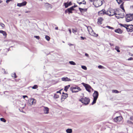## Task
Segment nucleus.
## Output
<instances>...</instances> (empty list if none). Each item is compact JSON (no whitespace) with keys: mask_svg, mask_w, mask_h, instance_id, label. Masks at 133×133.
<instances>
[{"mask_svg":"<svg viewBox=\"0 0 133 133\" xmlns=\"http://www.w3.org/2000/svg\"><path fill=\"white\" fill-rule=\"evenodd\" d=\"M79 9L81 12L86 11L87 10V9H82L80 8H79Z\"/></svg>","mask_w":133,"mask_h":133,"instance_id":"19","label":"nucleus"},{"mask_svg":"<svg viewBox=\"0 0 133 133\" xmlns=\"http://www.w3.org/2000/svg\"><path fill=\"white\" fill-rule=\"evenodd\" d=\"M112 92L113 93H119V91L116 90H112Z\"/></svg>","mask_w":133,"mask_h":133,"instance_id":"25","label":"nucleus"},{"mask_svg":"<svg viewBox=\"0 0 133 133\" xmlns=\"http://www.w3.org/2000/svg\"><path fill=\"white\" fill-rule=\"evenodd\" d=\"M64 5L65 8H68L69 6L71 5V4H69L68 3H65Z\"/></svg>","mask_w":133,"mask_h":133,"instance_id":"24","label":"nucleus"},{"mask_svg":"<svg viewBox=\"0 0 133 133\" xmlns=\"http://www.w3.org/2000/svg\"><path fill=\"white\" fill-rule=\"evenodd\" d=\"M79 101L81 102L83 104L86 105L89 103L90 102V99L89 98L85 97L81 98L79 99Z\"/></svg>","mask_w":133,"mask_h":133,"instance_id":"1","label":"nucleus"},{"mask_svg":"<svg viewBox=\"0 0 133 133\" xmlns=\"http://www.w3.org/2000/svg\"><path fill=\"white\" fill-rule=\"evenodd\" d=\"M98 68L100 69H104V68L102 66L99 65L98 66Z\"/></svg>","mask_w":133,"mask_h":133,"instance_id":"38","label":"nucleus"},{"mask_svg":"<svg viewBox=\"0 0 133 133\" xmlns=\"http://www.w3.org/2000/svg\"><path fill=\"white\" fill-rule=\"evenodd\" d=\"M109 16H112L114 15H117V12H116L115 11L112 9H111L109 10Z\"/></svg>","mask_w":133,"mask_h":133,"instance_id":"10","label":"nucleus"},{"mask_svg":"<svg viewBox=\"0 0 133 133\" xmlns=\"http://www.w3.org/2000/svg\"><path fill=\"white\" fill-rule=\"evenodd\" d=\"M29 12L28 11H27V12H26V13H27V12Z\"/></svg>","mask_w":133,"mask_h":133,"instance_id":"58","label":"nucleus"},{"mask_svg":"<svg viewBox=\"0 0 133 133\" xmlns=\"http://www.w3.org/2000/svg\"><path fill=\"white\" fill-rule=\"evenodd\" d=\"M69 63L71 64L72 65H75L76 64L75 63L72 61H70Z\"/></svg>","mask_w":133,"mask_h":133,"instance_id":"31","label":"nucleus"},{"mask_svg":"<svg viewBox=\"0 0 133 133\" xmlns=\"http://www.w3.org/2000/svg\"><path fill=\"white\" fill-rule=\"evenodd\" d=\"M85 56L87 57H89V55L88 54H87V53H85Z\"/></svg>","mask_w":133,"mask_h":133,"instance_id":"49","label":"nucleus"},{"mask_svg":"<svg viewBox=\"0 0 133 133\" xmlns=\"http://www.w3.org/2000/svg\"><path fill=\"white\" fill-rule=\"evenodd\" d=\"M68 30H69V31L70 34H71V29H68Z\"/></svg>","mask_w":133,"mask_h":133,"instance_id":"48","label":"nucleus"},{"mask_svg":"<svg viewBox=\"0 0 133 133\" xmlns=\"http://www.w3.org/2000/svg\"><path fill=\"white\" fill-rule=\"evenodd\" d=\"M44 109L43 110L44 113L45 114H47L49 113V108L47 107H43Z\"/></svg>","mask_w":133,"mask_h":133,"instance_id":"14","label":"nucleus"},{"mask_svg":"<svg viewBox=\"0 0 133 133\" xmlns=\"http://www.w3.org/2000/svg\"><path fill=\"white\" fill-rule=\"evenodd\" d=\"M59 97V96L57 94H55L54 96V98L55 99L58 98Z\"/></svg>","mask_w":133,"mask_h":133,"instance_id":"30","label":"nucleus"},{"mask_svg":"<svg viewBox=\"0 0 133 133\" xmlns=\"http://www.w3.org/2000/svg\"><path fill=\"white\" fill-rule=\"evenodd\" d=\"M12 76L13 77H14L15 78H16L17 77V76L16 75V74L15 72L12 74Z\"/></svg>","mask_w":133,"mask_h":133,"instance_id":"27","label":"nucleus"},{"mask_svg":"<svg viewBox=\"0 0 133 133\" xmlns=\"http://www.w3.org/2000/svg\"><path fill=\"white\" fill-rule=\"evenodd\" d=\"M61 90H60L59 91H57L56 93H60V94H61Z\"/></svg>","mask_w":133,"mask_h":133,"instance_id":"47","label":"nucleus"},{"mask_svg":"<svg viewBox=\"0 0 133 133\" xmlns=\"http://www.w3.org/2000/svg\"><path fill=\"white\" fill-rule=\"evenodd\" d=\"M81 38L82 40H84V39H86V38L85 37H83L82 36L81 37Z\"/></svg>","mask_w":133,"mask_h":133,"instance_id":"44","label":"nucleus"},{"mask_svg":"<svg viewBox=\"0 0 133 133\" xmlns=\"http://www.w3.org/2000/svg\"><path fill=\"white\" fill-rule=\"evenodd\" d=\"M0 25L3 28H4L5 26V25L2 23H0Z\"/></svg>","mask_w":133,"mask_h":133,"instance_id":"40","label":"nucleus"},{"mask_svg":"<svg viewBox=\"0 0 133 133\" xmlns=\"http://www.w3.org/2000/svg\"><path fill=\"white\" fill-rule=\"evenodd\" d=\"M119 25L122 26L124 27L126 29V27L128 25H126L125 24H122L120 23L119 24Z\"/></svg>","mask_w":133,"mask_h":133,"instance_id":"29","label":"nucleus"},{"mask_svg":"<svg viewBox=\"0 0 133 133\" xmlns=\"http://www.w3.org/2000/svg\"><path fill=\"white\" fill-rule=\"evenodd\" d=\"M103 3L102 0H95L93 4L95 7H98L101 6Z\"/></svg>","mask_w":133,"mask_h":133,"instance_id":"4","label":"nucleus"},{"mask_svg":"<svg viewBox=\"0 0 133 133\" xmlns=\"http://www.w3.org/2000/svg\"><path fill=\"white\" fill-rule=\"evenodd\" d=\"M14 0H7L6 1V3L8 4L9 3L10 1H13Z\"/></svg>","mask_w":133,"mask_h":133,"instance_id":"41","label":"nucleus"},{"mask_svg":"<svg viewBox=\"0 0 133 133\" xmlns=\"http://www.w3.org/2000/svg\"><path fill=\"white\" fill-rule=\"evenodd\" d=\"M115 49L117 50V51L118 52H120V51L119 50V48L117 46H116L115 47Z\"/></svg>","mask_w":133,"mask_h":133,"instance_id":"26","label":"nucleus"},{"mask_svg":"<svg viewBox=\"0 0 133 133\" xmlns=\"http://www.w3.org/2000/svg\"><path fill=\"white\" fill-rule=\"evenodd\" d=\"M81 67L82 69L86 70L87 69V67L85 66H82Z\"/></svg>","mask_w":133,"mask_h":133,"instance_id":"34","label":"nucleus"},{"mask_svg":"<svg viewBox=\"0 0 133 133\" xmlns=\"http://www.w3.org/2000/svg\"><path fill=\"white\" fill-rule=\"evenodd\" d=\"M110 44L111 45V46H113L114 45V44H111V43H110Z\"/></svg>","mask_w":133,"mask_h":133,"instance_id":"52","label":"nucleus"},{"mask_svg":"<svg viewBox=\"0 0 133 133\" xmlns=\"http://www.w3.org/2000/svg\"><path fill=\"white\" fill-rule=\"evenodd\" d=\"M106 27H108V26H106Z\"/></svg>","mask_w":133,"mask_h":133,"instance_id":"60","label":"nucleus"},{"mask_svg":"<svg viewBox=\"0 0 133 133\" xmlns=\"http://www.w3.org/2000/svg\"><path fill=\"white\" fill-rule=\"evenodd\" d=\"M115 31L117 33L119 34H121L123 32L122 30L120 29H118L115 30Z\"/></svg>","mask_w":133,"mask_h":133,"instance_id":"17","label":"nucleus"},{"mask_svg":"<svg viewBox=\"0 0 133 133\" xmlns=\"http://www.w3.org/2000/svg\"><path fill=\"white\" fill-rule=\"evenodd\" d=\"M74 10V9L73 8V7H71L69 8H68L65 11V13H66L68 12L69 14L72 13V11Z\"/></svg>","mask_w":133,"mask_h":133,"instance_id":"12","label":"nucleus"},{"mask_svg":"<svg viewBox=\"0 0 133 133\" xmlns=\"http://www.w3.org/2000/svg\"><path fill=\"white\" fill-rule=\"evenodd\" d=\"M109 28L110 29H113V28L112 27H111L110 26H109Z\"/></svg>","mask_w":133,"mask_h":133,"instance_id":"54","label":"nucleus"},{"mask_svg":"<svg viewBox=\"0 0 133 133\" xmlns=\"http://www.w3.org/2000/svg\"><path fill=\"white\" fill-rule=\"evenodd\" d=\"M69 4H71V2H70L69 3H68Z\"/></svg>","mask_w":133,"mask_h":133,"instance_id":"56","label":"nucleus"},{"mask_svg":"<svg viewBox=\"0 0 133 133\" xmlns=\"http://www.w3.org/2000/svg\"><path fill=\"white\" fill-rule=\"evenodd\" d=\"M0 120L1 121L4 122H6V120L3 118H0Z\"/></svg>","mask_w":133,"mask_h":133,"instance_id":"35","label":"nucleus"},{"mask_svg":"<svg viewBox=\"0 0 133 133\" xmlns=\"http://www.w3.org/2000/svg\"><path fill=\"white\" fill-rule=\"evenodd\" d=\"M55 29L56 30H58V27H56L55 28Z\"/></svg>","mask_w":133,"mask_h":133,"instance_id":"55","label":"nucleus"},{"mask_svg":"<svg viewBox=\"0 0 133 133\" xmlns=\"http://www.w3.org/2000/svg\"><path fill=\"white\" fill-rule=\"evenodd\" d=\"M132 56H133V54H131V55Z\"/></svg>","mask_w":133,"mask_h":133,"instance_id":"57","label":"nucleus"},{"mask_svg":"<svg viewBox=\"0 0 133 133\" xmlns=\"http://www.w3.org/2000/svg\"><path fill=\"white\" fill-rule=\"evenodd\" d=\"M133 25H128L126 27V29L128 32H132L133 31Z\"/></svg>","mask_w":133,"mask_h":133,"instance_id":"8","label":"nucleus"},{"mask_svg":"<svg viewBox=\"0 0 133 133\" xmlns=\"http://www.w3.org/2000/svg\"><path fill=\"white\" fill-rule=\"evenodd\" d=\"M34 37L36 38H37L38 39H40L39 37L38 36H35Z\"/></svg>","mask_w":133,"mask_h":133,"instance_id":"43","label":"nucleus"},{"mask_svg":"<svg viewBox=\"0 0 133 133\" xmlns=\"http://www.w3.org/2000/svg\"><path fill=\"white\" fill-rule=\"evenodd\" d=\"M97 23L98 24H102V22L103 20V19L102 17H100L98 19Z\"/></svg>","mask_w":133,"mask_h":133,"instance_id":"15","label":"nucleus"},{"mask_svg":"<svg viewBox=\"0 0 133 133\" xmlns=\"http://www.w3.org/2000/svg\"><path fill=\"white\" fill-rule=\"evenodd\" d=\"M130 119L133 121V116L130 117Z\"/></svg>","mask_w":133,"mask_h":133,"instance_id":"45","label":"nucleus"},{"mask_svg":"<svg viewBox=\"0 0 133 133\" xmlns=\"http://www.w3.org/2000/svg\"><path fill=\"white\" fill-rule=\"evenodd\" d=\"M133 58H132V57H130V58H129L128 59V60H133Z\"/></svg>","mask_w":133,"mask_h":133,"instance_id":"46","label":"nucleus"},{"mask_svg":"<svg viewBox=\"0 0 133 133\" xmlns=\"http://www.w3.org/2000/svg\"><path fill=\"white\" fill-rule=\"evenodd\" d=\"M62 80L64 81H69L70 79L66 77V78L63 77L62 78Z\"/></svg>","mask_w":133,"mask_h":133,"instance_id":"20","label":"nucleus"},{"mask_svg":"<svg viewBox=\"0 0 133 133\" xmlns=\"http://www.w3.org/2000/svg\"><path fill=\"white\" fill-rule=\"evenodd\" d=\"M72 32L74 33H76L77 32V29H72Z\"/></svg>","mask_w":133,"mask_h":133,"instance_id":"32","label":"nucleus"},{"mask_svg":"<svg viewBox=\"0 0 133 133\" xmlns=\"http://www.w3.org/2000/svg\"><path fill=\"white\" fill-rule=\"evenodd\" d=\"M94 0H89V1H90L91 2H94Z\"/></svg>","mask_w":133,"mask_h":133,"instance_id":"53","label":"nucleus"},{"mask_svg":"<svg viewBox=\"0 0 133 133\" xmlns=\"http://www.w3.org/2000/svg\"><path fill=\"white\" fill-rule=\"evenodd\" d=\"M77 6L76 5H74V6H72V7H73V8H75Z\"/></svg>","mask_w":133,"mask_h":133,"instance_id":"51","label":"nucleus"},{"mask_svg":"<svg viewBox=\"0 0 133 133\" xmlns=\"http://www.w3.org/2000/svg\"><path fill=\"white\" fill-rule=\"evenodd\" d=\"M85 88L86 90L89 92L91 91L90 89H91V87L88 84L82 83L81 84Z\"/></svg>","mask_w":133,"mask_h":133,"instance_id":"6","label":"nucleus"},{"mask_svg":"<svg viewBox=\"0 0 133 133\" xmlns=\"http://www.w3.org/2000/svg\"><path fill=\"white\" fill-rule=\"evenodd\" d=\"M126 21L127 22L132 21L133 19V15L131 14H127L126 15Z\"/></svg>","mask_w":133,"mask_h":133,"instance_id":"7","label":"nucleus"},{"mask_svg":"<svg viewBox=\"0 0 133 133\" xmlns=\"http://www.w3.org/2000/svg\"><path fill=\"white\" fill-rule=\"evenodd\" d=\"M118 15H116L115 17L118 19L123 18L124 17V14L123 13L122 15H121L119 14H118Z\"/></svg>","mask_w":133,"mask_h":133,"instance_id":"16","label":"nucleus"},{"mask_svg":"<svg viewBox=\"0 0 133 133\" xmlns=\"http://www.w3.org/2000/svg\"><path fill=\"white\" fill-rule=\"evenodd\" d=\"M123 119L122 117L121 116H116L115 118H114V121L116 122H120Z\"/></svg>","mask_w":133,"mask_h":133,"instance_id":"9","label":"nucleus"},{"mask_svg":"<svg viewBox=\"0 0 133 133\" xmlns=\"http://www.w3.org/2000/svg\"><path fill=\"white\" fill-rule=\"evenodd\" d=\"M88 29L89 33L91 35L96 37H97L98 36V34L94 32L90 27H88Z\"/></svg>","mask_w":133,"mask_h":133,"instance_id":"5","label":"nucleus"},{"mask_svg":"<svg viewBox=\"0 0 133 133\" xmlns=\"http://www.w3.org/2000/svg\"><path fill=\"white\" fill-rule=\"evenodd\" d=\"M38 87V86L37 85H34L32 87V89H36Z\"/></svg>","mask_w":133,"mask_h":133,"instance_id":"33","label":"nucleus"},{"mask_svg":"<svg viewBox=\"0 0 133 133\" xmlns=\"http://www.w3.org/2000/svg\"><path fill=\"white\" fill-rule=\"evenodd\" d=\"M22 6L25 5L26 4V2L25 1L24 2L21 3Z\"/></svg>","mask_w":133,"mask_h":133,"instance_id":"39","label":"nucleus"},{"mask_svg":"<svg viewBox=\"0 0 133 133\" xmlns=\"http://www.w3.org/2000/svg\"><path fill=\"white\" fill-rule=\"evenodd\" d=\"M107 13L106 12L105 10L103 9L102 10L99 11L98 13V15L99 16H102L104 14H107Z\"/></svg>","mask_w":133,"mask_h":133,"instance_id":"11","label":"nucleus"},{"mask_svg":"<svg viewBox=\"0 0 133 133\" xmlns=\"http://www.w3.org/2000/svg\"><path fill=\"white\" fill-rule=\"evenodd\" d=\"M17 6L19 7H21L22 6L21 3H18L17 4Z\"/></svg>","mask_w":133,"mask_h":133,"instance_id":"42","label":"nucleus"},{"mask_svg":"<svg viewBox=\"0 0 133 133\" xmlns=\"http://www.w3.org/2000/svg\"><path fill=\"white\" fill-rule=\"evenodd\" d=\"M66 131L67 133H71L72 130L71 129H68L66 130Z\"/></svg>","mask_w":133,"mask_h":133,"instance_id":"23","label":"nucleus"},{"mask_svg":"<svg viewBox=\"0 0 133 133\" xmlns=\"http://www.w3.org/2000/svg\"><path fill=\"white\" fill-rule=\"evenodd\" d=\"M28 96H26L25 95V96H23V97L24 98H25V97H27Z\"/></svg>","mask_w":133,"mask_h":133,"instance_id":"50","label":"nucleus"},{"mask_svg":"<svg viewBox=\"0 0 133 133\" xmlns=\"http://www.w3.org/2000/svg\"><path fill=\"white\" fill-rule=\"evenodd\" d=\"M83 3L82 2H80L78 3L80 5L82 3L84 4H86V2H85V1H83Z\"/></svg>","mask_w":133,"mask_h":133,"instance_id":"37","label":"nucleus"},{"mask_svg":"<svg viewBox=\"0 0 133 133\" xmlns=\"http://www.w3.org/2000/svg\"><path fill=\"white\" fill-rule=\"evenodd\" d=\"M70 90L72 93H76L81 90V89L79 87L74 86L71 87Z\"/></svg>","mask_w":133,"mask_h":133,"instance_id":"2","label":"nucleus"},{"mask_svg":"<svg viewBox=\"0 0 133 133\" xmlns=\"http://www.w3.org/2000/svg\"><path fill=\"white\" fill-rule=\"evenodd\" d=\"M127 123L129 124H133V122H131V121L129 120L127 121Z\"/></svg>","mask_w":133,"mask_h":133,"instance_id":"36","label":"nucleus"},{"mask_svg":"<svg viewBox=\"0 0 133 133\" xmlns=\"http://www.w3.org/2000/svg\"><path fill=\"white\" fill-rule=\"evenodd\" d=\"M124 2H123L121 4V5H120V8L122 9V10L124 12H125V10L124 8V7L123 6V4Z\"/></svg>","mask_w":133,"mask_h":133,"instance_id":"21","label":"nucleus"},{"mask_svg":"<svg viewBox=\"0 0 133 133\" xmlns=\"http://www.w3.org/2000/svg\"><path fill=\"white\" fill-rule=\"evenodd\" d=\"M99 94L97 91H95L93 94V96L94 97V99L92 103V104L93 105L96 103V100L98 98Z\"/></svg>","mask_w":133,"mask_h":133,"instance_id":"3","label":"nucleus"},{"mask_svg":"<svg viewBox=\"0 0 133 133\" xmlns=\"http://www.w3.org/2000/svg\"><path fill=\"white\" fill-rule=\"evenodd\" d=\"M62 94L63 95L62 96L61 100L63 101L68 97V95L67 94H65L64 92H63Z\"/></svg>","mask_w":133,"mask_h":133,"instance_id":"13","label":"nucleus"},{"mask_svg":"<svg viewBox=\"0 0 133 133\" xmlns=\"http://www.w3.org/2000/svg\"><path fill=\"white\" fill-rule=\"evenodd\" d=\"M1 3V1L0 0V3Z\"/></svg>","mask_w":133,"mask_h":133,"instance_id":"59","label":"nucleus"},{"mask_svg":"<svg viewBox=\"0 0 133 133\" xmlns=\"http://www.w3.org/2000/svg\"><path fill=\"white\" fill-rule=\"evenodd\" d=\"M45 38L48 41H49L50 39V37L48 35L45 36Z\"/></svg>","mask_w":133,"mask_h":133,"instance_id":"28","label":"nucleus"},{"mask_svg":"<svg viewBox=\"0 0 133 133\" xmlns=\"http://www.w3.org/2000/svg\"><path fill=\"white\" fill-rule=\"evenodd\" d=\"M0 33L2 34L6 38L7 34L5 31L2 30H0Z\"/></svg>","mask_w":133,"mask_h":133,"instance_id":"18","label":"nucleus"},{"mask_svg":"<svg viewBox=\"0 0 133 133\" xmlns=\"http://www.w3.org/2000/svg\"><path fill=\"white\" fill-rule=\"evenodd\" d=\"M70 86V85H68L65 86L64 88V90L66 92L67 91L68 89L69 88Z\"/></svg>","mask_w":133,"mask_h":133,"instance_id":"22","label":"nucleus"}]
</instances>
